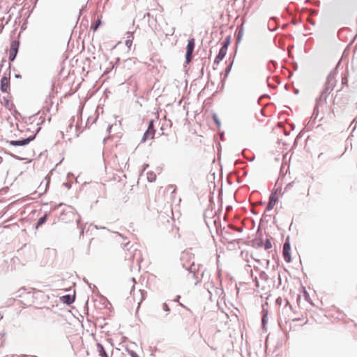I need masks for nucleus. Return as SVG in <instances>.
I'll return each mask as SVG.
<instances>
[{
    "label": "nucleus",
    "mask_w": 357,
    "mask_h": 357,
    "mask_svg": "<svg viewBox=\"0 0 357 357\" xmlns=\"http://www.w3.org/2000/svg\"><path fill=\"white\" fill-rule=\"evenodd\" d=\"M224 47L225 48L227 47V43H225Z\"/></svg>",
    "instance_id": "27"
},
{
    "label": "nucleus",
    "mask_w": 357,
    "mask_h": 357,
    "mask_svg": "<svg viewBox=\"0 0 357 357\" xmlns=\"http://www.w3.org/2000/svg\"><path fill=\"white\" fill-rule=\"evenodd\" d=\"M299 185H299V182L296 181V180H294V181H291V183H288L286 185L284 190L286 191H289V190H291L292 188H294V187H299Z\"/></svg>",
    "instance_id": "12"
},
{
    "label": "nucleus",
    "mask_w": 357,
    "mask_h": 357,
    "mask_svg": "<svg viewBox=\"0 0 357 357\" xmlns=\"http://www.w3.org/2000/svg\"><path fill=\"white\" fill-rule=\"evenodd\" d=\"M330 91H329V89L327 88L322 93V96H325V98L326 97V94L327 93H329Z\"/></svg>",
    "instance_id": "20"
},
{
    "label": "nucleus",
    "mask_w": 357,
    "mask_h": 357,
    "mask_svg": "<svg viewBox=\"0 0 357 357\" xmlns=\"http://www.w3.org/2000/svg\"><path fill=\"white\" fill-rule=\"evenodd\" d=\"M130 354H131V356H132V357H139V356H137L135 352H133V351H132V352L130 353Z\"/></svg>",
    "instance_id": "23"
},
{
    "label": "nucleus",
    "mask_w": 357,
    "mask_h": 357,
    "mask_svg": "<svg viewBox=\"0 0 357 357\" xmlns=\"http://www.w3.org/2000/svg\"><path fill=\"white\" fill-rule=\"evenodd\" d=\"M155 132V130L153 128V121L151 120L149 123L148 128L144 134L142 142H144L148 139H153L154 138Z\"/></svg>",
    "instance_id": "3"
},
{
    "label": "nucleus",
    "mask_w": 357,
    "mask_h": 357,
    "mask_svg": "<svg viewBox=\"0 0 357 357\" xmlns=\"http://www.w3.org/2000/svg\"><path fill=\"white\" fill-rule=\"evenodd\" d=\"M215 225H217V221L216 220H215ZM216 227H218V226H216ZM217 231H218V233L220 232L221 234L222 233V229H219L218 227H217Z\"/></svg>",
    "instance_id": "22"
},
{
    "label": "nucleus",
    "mask_w": 357,
    "mask_h": 357,
    "mask_svg": "<svg viewBox=\"0 0 357 357\" xmlns=\"http://www.w3.org/2000/svg\"><path fill=\"white\" fill-rule=\"evenodd\" d=\"M122 255L125 260L132 261L135 257L140 256L141 252L136 245L128 242L123 248Z\"/></svg>",
    "instance_id": "1"
},
{
    "label": "nucleus",
    "mask_w": 357,
    "mask_h": 357,
    "mask_svg": "<svg viewBox=\"0 0 357 357\" xmlns=\"http://www.w3.org/2000/svg\"><path fill=\"white\" fill-rule=\"evenodd\" d=\"M290 250L291 246L289 241L287 240L283 245V251L282 255L284 257V259L285 261L289 263L291 261V255H290Z\"/></svg>",
    "instance_id": "5"
},
{
    "label": "nucleus",
    "mask_w": 357,
    "mask_h": 357,
    "mask_svg": "<svg viewBox=\"0 0 357 357\" xmlns=\"http://www.w3.org/2000/svg\"><path fill=\"white\" fill-rule=\"evenodd\" d=\"M61 300L68 304V305H70L71 303H73L74 302V297L73 296H71L70 295H66V296H63L61 298Z\"/></svg>",
    "instance_id": "11"
},
{
    "label": "nucleus",
    "mask_w": 357,
    "mask_h": 357,
    "mask_svg": "<svg viewBox=\"0 0 357 357\" xmlns=\"http://www.w3.org/2000/svg\"><path fill=\"white\" fill-rule=\"evenodd\" d=\"M96 347L99 357H109L101 344L97 343Z\"/></svg>",
    "instance_id": "10"
},
{
    "label": "nucleus",
    "mask_w": 357,
    "mask_h": 357,
    "mask_svg": "<svg viewBox=\"0 0 357 357\" xmlns=\"http://www.w3.org/2000/svg\"><path fill=\"white\" fill-rule=\"evenodd\" d=\"M126 44H130V42H128V40L126 41Z\"/></svg>",
    "instance_id": "28"
},
{
    "label": "nucleus",
    "mask_w": 357,
    "mask_h": 357,
    "mask_svg": "<svg viewBox=\"0 0 357 357\" xmlns=\"http://www.w3.org/2000/svg\"><path fill=\"white\" fill-rule=\"evenodd\" d=\"M33 139V137H28L22 140L10 141V144L13 146H24L29 144Z\"/></svg>",
    "instance_id": "8"
},
{
    "label": "nucleus",
    "mask_w": 357,
    "mask_h": 357,
    "mask_svg": "<svg viewBox=\"0 0 357 357\" xmlns=\"http://www.w3.org/2000/svg\"><path fill=\"white\" fill-rule=\"evenodd\" d=\"M126 44H130V42H128V40L126 41Z\"/></svg>",
    "instance_id": "29"
},
{
    "label": "nucleus",
    "mask_w": 357,
    "mask_h": 357,
    "mask_svg": "<svg viewBox=\"0 0 357 357\" xmlns=\"http://www.w3.org/2000/svg\"><path fill=\"white\" fill-rule=\"evenodd\" d=\"M213 118L214 121H215L217 126L218 127H220L221 123H220V121L217 118V116L215 114V115H213Z\"/></svg>",
    "instance_id": "19"
},
{
    "label": "nucleus",
    "mask_w": 357,
    "mask_h": 357,
    "mask_svg": "<svg viewBox=\"0 0 357 357\" xmlns=\"http://www.w3.org/2000/svg\"><path fill=\"white\" fill-rule=\"evenodd\" d=\"M3 162V158L0 156V165Z\"/></svg>",
    "instance_id": "25"
},
{
    "label": "nucleus",
    "mask_w": 357,
    "mask_h": 357,
    "mask_svg": "<svg viewBox=\"0 0 357 357\" xmlns=\"http://www.w3.org/2000/svg\"><path fill=\"white\" fill-rule=\"evenodd\" d=\"M101 23V20H100V18H98L92 24H91V29L93 30V31H96L98 26H100Z\"/></svg>",
    "instance_id": "13"
},
{
    "label": "nucleus",
    "mask_w": 357,
    "mask_h": 357,
    "mask_svg": "<svg viewBox=\"0 0 357 357\" xmlns=\"http://www.w3.org/2000/svg\"><path fill=\"white\" fill-rule=\"evenodd\" d=\"M18 49V43L17 42H13L11 44L10 49L9 51V59L10 61H13L16 56Z\"/></svg>",
    "instance_id": "7"
},
{
    "label": "nucleus",
    "mask_w": 357,
    "mask_h": 357,
    "mask_svg": "<svg viewBox=\"0 0 357 357\" xmlns=\"http://www.w3.org/2000/svg\"><path fill=\"white\" fill-rule=\"evenodd\" d=\"M195 46V42L194 38H191L188 40V45L186 47V55H185V59L186 63H189L192 60V52L194 51Z\"/></svg>",
    "instance_id": "4"
},
{
    "label": "nucleus",
    "mask_w": 357,
    "mask_h": 357,
    "mask_svg": "<svg viewBox=\"0 0 357 357\" xmlns=\"http://www.w3.org/2000/svg\"><path fill=\"white\" fill-rule=\"evenodd\" d=\"M223 59V47L220 48L218 55L215 59V63H219Z\"/></svg>",
    "instance_id": "14"
},
{
    "label": "nucleus",
    "mask_w": 357,
    "mask_h": 357,
    "mask_svg": "<svg viewBox=\"0 0 357 357\" xmlns=\"http://www.w3.org/2000/svg\"><path fill=\"white\" fill-rule=\"evenodd\" d=\"M232 209L231 206H227L226 208L227 212L229 213Z\"/></svg>",
    "instance_id": "21"
},
{
    "label": "nucleus",
    "mask_w": 357,
    "mask_h": 357,
    "mask_svg": "<svg viewBox=\"0 0 357 357\" xmlns=\"http://www.w3.org/2000/svg\"><path fill=\"white\" fill-rule=\"evenodd\" d=\"M1 102L9 110H12L15 107V105L8 97H3Z\"/></svg>",
    "instance_id": "9"
},
{
    "label": "nucleus",
    "mask_w": 357,
    "mask_h": 357,
    "mask_svg": "<svg viewBox=\"0 0 357 357\" xmlns=\"http://www.w3.org/2000/svg\"><path fill=\"white\" fill-rule=\"evenodd\" d=\"M148 179L150 181H155V175L152 174V173H148Z\"/></svg>",
    "instance_id": "18"
},
{
    "label": "nucleus",
    "mask_w": 357,
    "mask_h": 357,
    "mask_svg": "<svg viewBox=\"0 0 357 357\" xmlns=\"http://www.w3.org/2000/svg\"><path fill=\"white\" fill-rule=\"evenodd\" d=\"M278 201V196L277 195V192H275L274 193L271 194V195L270 197L269 202H268L267 207H266L267 210L268 211L272 210L274 208V206H275Z\"/></svg>",
    "instance_id": "6"
},
{
    "label": "nucleus",
    "mask_w": 357,
    "mask_h": 357,
    "mask_svg": "<svg viewBox=\"0 0 357 357\" xmlns=\"http://www.w3.org/2000/svg\"><path fill=\"white\" fill-rule=\"evenodd\" d=\"M220 139H223V133H220Z\"/></svg>",
    "instance_id": "24"
},
{
    "label": "nucleus",
    "mask_w": 357,
    "mask_h": 357,
    "mask_svg": "<svg viewBox=\"0 0 357 357\" xmlns=\"http://www.w3.org/2000/svg\"><path fill=\"white\" fill-rule=\"evenodd\" d=\"M0 91L3 93H9L10 91V73L7 76L3 75L0 82Z\"/></svg>",
    "instance_id": "2"
},
{
    "label": "nucleus",
    "mask_w": 357,
    "mask_h": 357,
    "mask_svg": "<svg viewBox=\"0 0 357 357\" xmlns=\"http://www.w3.org/2000/svg\"><path fill=\"white\" fill-rule=\"evenodd\" d=\"M46 215H44L43 217L40 218L38 221V223H37V227H39V226H41L43 224L45 223V220H46Z\"/></svg>",
    "instance_id": "15"
},
{
    "label": "nucleus",
    "mask_w": 357,
    "mask_h": 357,
    "mask_svg": "<svg viewBox=\"0 0 357 357\" xmlns=\"http://www.w3.org/2000/svg\"><path fill=\"white\" fill-rule=\"evenodd\" d=\"M227 227H228L229 229H233V230H234V231H237V232H239V231H241L239 228L236 227H234V226H233L231 224H230V223H229V224L227 225Z\"/></svg>",
    "instance_id": "17"
},
{
    "label": "nucleus",
    "mask_w": 357,
    "mask_h": 357,
    "mask_svg": "<svg viewBox=\"0 0 357 357\" xmlns=\"http://www.w3.org/2000/svg\"><path fill=\"white\" fill-rule=\"evenodd\" d=\"M271 248H272V243H271V241L268 240V239L266 240L265 243H264V248L266 250H268V249H270Z\"/></svg>",
    "instance_id": "16"
},
{
    "label": "nucleus",
    "mask_w": 357,
    "mask_h": 357,
    "mask_svg": "<svg viewBox=\"0 0 357 357\" xmlns=\"http://www.w3.org/2000/svg\"><path fill=\"white\" fill-rule=\"evenodd\" d=\"M227 181L229 183H231L230 181H229V176L227 177Z\"/></svg>",
    "instance_id": "26"
}]
</instances>
